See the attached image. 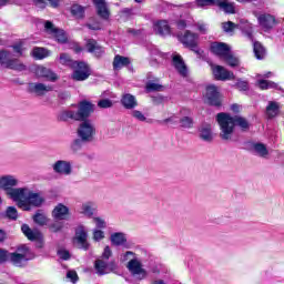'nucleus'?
<instances>
[{
    "instance_id": "14",
    "label": "nucleus",
    "mask_w": 284,
    "mask_h": 284,
    "mask_svg": "<svg viewBox=\"0 0 284 284\" xmlns=\"http://www.w3.org/2000/svg\"><path fill=\"white\" fill-rule=\"evenodd\" d=\"M204 97L210 105H221V93L219 92V87L214 84L206 85V92Z\"/></svg>"
},
{
    "instance_id": "26",
    "label": "nucleus",
    "mask_w": 284,
    "mask_h": 284,
    "mask_svg": "<svg viewBox=\"0 0 284 284\" xmlns=\"http://www.w3.org/2000/svg\"><path fill=\"white\" fill-rule=\"evenodd\" d=\"M22 233L29 241H39L41 239V232L39 230H32L28 224L21 226Z\"/></svg>"
},
{
    "instance_id": "32",
    "label": "nucleus",
    "mask_w": 284,
    "mask_h": 284,
    "mask_svg": "<svg viewBox=\"0 0 284 284\" xmlns=\"http://www.w3.org/2000/svg\"><path fill=\"white\" fill-rule=\"evenodd\" d=\"M94 210H97L94 202H84L80 207V212L84 216H93Z\"/></svg>"
},
{
    "instance_id": "63",
    "label": "nucleus",
    "mask_w": 284,
    "mask_h": 284,
    "mask_svg": "<svg viewBox=\"0 0 284 284\" xmlns=\"http://www.w3.org/2000/svg\"><path fill=\"white\" fill-rule=\"evenodd\" d=\"M8 261V251L0 248V263Z\"/></svg>"
},
{
    "instance_id": "17",
    "label": "nucleus",
    "mask_w": 284,
    "mask_h": 284,
    "mask_svg": "<svg viewBox=\"0 0 284 284\" xmlns=\"http://www.w3.org/2000/svg\"><path fill=\"white\" fill-rule=\"evenodd\" d=\"M29 90L38 97H45L48 92H52L54 90V87L41 82H33L29 84Z\"/></svg>"
},
{
    "instance_id": "52",
    "label": "nucleus",
    "mask_w": 284,
    "mask_h": 284,
    "mask_svg": "<svg viewBox=\"0 0 284 284\" xmlns=\"http://www.w3.org/2000/svg\"><path fill=\"white\" fill-rule=\"evenodd\" d=\"M217 0H196L197 8H207V6H216Z\"/></svg>"
},
{
    "instance_id": "24",
    "label": "nucleus",
    "mask_w": 284,
    "mask_h": 284,
    "mask_svg": "<svg viewBox=\"0 0 284 284\" xmlns=\"http://www.w3.org/2000/svg\"><path fill=\"white\" fill-rule=\"evenodd\" d=\"M93 6H95L97 13L101 19H110V9H108L105 0H93Z\"/></svg>"
},
{
    "instance_id": "43",
    "label": "nucleus",
    "mask_w": 284,
    "mask_h": 284,
    "mask_svg": "<svg viewBox=\"0 0 284 284\" xmlns=\"http://www.w3.org/2000/svg\"><path fill=\"white\" fill-rule=\"evenodd\" d=\"M33 221L38 225H48V215L45 213L38 212L33 215Z\"/></svg>"
},
{
    "instance_id": "61",
    "label": "nucleus",
    "mask_w": 284,
    "mask_h": 284,
    "mask_svg": "<svg viewBox=\"0 0 284 284\" xmlns=\"http://www.w3.org/2000/svg\"><path fill=\"white\" fill-rule=\"evenodd\" d=\"M58 256L60 258H62V261H69L70 258V252H68L67 250H59L58 251Z\"/></svg>"
},
{
    "instance_id": "41",
    "label": "nucleus",
    "mask_w": 284,
    "mask_h": 284,
    "mask_svg": "<svg viewBox=\"0 0 284 284\" xmlns=\"http://www.w3.org/2000/svg\"><path fill=\"white\" fill-rule=\"evenodd\" d=\"M32 55L34 59H45V57H50V51L43 48H34L32 50Z\"/></svg>"
},
{
    "instance_id": "27",
    "label": "nucleus",
    "mask_w": 284,
    "mask_h": 284,
    "mask_svg": "<svg viewBox=\"0 0 284 284\" xmlns=\"http://www.w3.org/2000/svg\"><path fill=\"white\" fill-rule=\"evenodd\" d=\"M87 49L88 52H91L92 54H94L95 57H101V54H103V47L99 45V43L95 42V40H88L87 41Z\"/></svg>"
},
{
    "instance_id": "3",
    "label": "nucleus",
    "mask_w": 284,
    "mask_h": 284,
    "mask_svg": "<svg viewBox=\"0 0 284 284\" xmlns=\"http://www.w3.org/2000/svg\"><path fill=\"white\" fill-rule=\"evenodd\" d=\"M17 185H19V179H17V176L10 174L0 176V190H4L7 196L12 199V201L19 197L17 192L23 190V187L14 189Z\"/></svg>"
},
{
    "instance_id": "37",
    "label": "nucleus",
    "mask_w": 284,
    "mask_h": 284,
    "mask_svg": "<svg viewBox=\"0 0 284 284\" xmlns=\"http://www.w3.org/2000/svg\"><path fill=\"white\" fill-rule=\"evenodd\" d=\"M253 152H254V154H256L257 156H262L263 159H265V156H267V154H270V151H267V146H265V144H263V143L254 144Z\"/></svg>"
},
{
    "instance_id": "6",
    "label": "nucleus",
    "mask_w": 284,
    "mask_h": 284,
    "mask_svg": "<svg viewBox=\"0 0 284 284\" xmlns=\"http://www.w3.org/2000/svg\"><path fill=\"white\" fill-rule=\"evenodd\" d=\"M94 112V104L89 101H82L79 104L78 111H69L67 116L74 119V121H88L90 114Z\"/></svg>"
},
{
    "instance_id": "13",
    "label": "nucleus",
    "mask_w": 284,
    "mask_h": 284,
    "mask_svg": "<svg viewBox=\"0 0 284 284\" xmlns=\"http://www.w3.org/2000/svg\"><path fill=\"white\" fill-rule=\"evenodd\" d=\"M54 174L60 176H70L72 174V162L68 160H58L52 164Z\"/></svg>"
},
{
    "instance_id": "38",
    "label": "nucleus",
    "mask_w": 284,
    "mask_h": 284,
    "mask_svg": "<svg viewBox=\"0 0 284 284\" xmlns=\"http://www.w3.org/2000/svg\"><path fill=\"white\" fill-rule=\"evenodd\" d=\"M7 68H9V70H16L17 72H23V70H26V64L20 60L11 59Z\"/></svg>"
},
{
    "instance_id": "50",
    "label": "nucleus",
    "mask_w": 284,
    "mask_h": 284,
    "mask_svg": "<svg viewBox=\"0 0 284 284\" xmlns=\"http://www.w3.org/2000/svg\"><path fill=\"white\" fill-rule=\"evenodd\" d=\"M131 116L135 119V121H140L141 123H145V121H148L145 114H143V112L139 110L131 111Z\"/></svg>"
},
{
    "instance_id": "44",
    "label": "nucleus",
    "mask_w": 284,
    "mask_h": 284,
    "mask_svg": "<svg viewBox=\"0 0 284 284\" xmlns=\"http://www.w3.org/2000/svg\"><path fill=\"white\" fill-rule=\"evenodd\" d=\"M92 223H94L95 230H105V227H108V222L101 216L92 217Z\"/></svg>"
},
{
    "instance_id": "9",
    "label": "nucleus",
    "mask_w": 284,
    "mask_h": 284,
    "mask_svg": "<svg viewBox=\"0 0 284 284\" xmlns=\"http://www.w3.org/2000/svg\"><path fill=\"white\" fill-rule=\"evenodd\" d=\"M93 267L98 276H104V274H110L111 272H116V270H119L116 262H108L103 258L95 260Z\"/></svg>"
},
{
    "instance_id": "34",
    "label": "nucleus",
    "mask_w": 284,
    "mask_h": 284,
    "mask_svg": "<svg viewBox=\"0 0 284 284\" xmlns=\"http://www.w3.org/2000/svg\"><path fill=\"white\" fill-rule=\"evenodd\" d=\"M110 241L112 245L119 246V245H125V243L128 242V239L123 233H113L110 236Z\"/></svg>"
},
{
    "instance_id": "15",
    "label": "nucleus",
    "mask_w": 284,
    "mask_h": 284,
    "mask_svg": "<svg viewBox=\"0 0 284 284\" xmlns=\"http://www.w3.org/2000/svg\"><path fill=\"white\" fill-rule=\"evenodd\" d=\"M44 28L48 34H51V37H53V39H55L58 43H65V41H68V34H65V31L54 28V24H52V22L47 21L44 23Z\"/></svg>"
},
{
    "instance_id": "48",
    "label": "nucleus",
    "mask_w": 284,
    "mask_h": 284,
    "mask_svg": "<svg viewBox=\"0 0 284 284\" xmlns=\"http://www.w3.org/2000/svg\"><path fill=\"white\" fill-rule=\"evenodd\" d=\"M81 148H83V140L81 138L73 140L70 144V150L74 154H77V152H79Z\"/></svg>"
},
{
    "instance_id": "11",
    "label": "nucleus",
    "mask_w": 284,
    "mask_h": 284,
    "mask_svg": "<svg viewBox=\"0 0 284 284\" xmlns=\"http://www.w3.org/2000/svg\"><path fill=\"white\" fill-rule=\"evenodd\" d=\"M33 74H36L37 79H44V81H50V83H57L59 79V75L52 69L43 65L34 67Z\"/></svg>"
},
{
    "instance_id": "62",
    "label": "nucleus",
    "mask_w": 284,
    "mask_h": 284,
    "mask_svg": "<svg viewBox=\"0 0 284 284\" xmlns=\"http://www.w3.org/2000/svg\"><path fill=\"white\" fill-rule=\"evenodd\" d=\"M161 123H162V125H168V124H170V123H171L172 125H174V124L179 123V120H176V116H171V118H169V119L162 120Z\"/></svg>"
},
{
    "instance_id": "21",
    "label": "nucleus",
    "mask_w": 284,
    "mask_h": 284,
    "mask_svg": "<svg viewBox=\"0 0 284 284\" xmlns=\"http://www.w3.org/2000/svg\"><path fill=\"white\" fill-rule=\"evenodd\" d=\"M173 65H174L176 72H179L180 77L185 78L190 73V71L187 70V65H185V62L183 61V58H181L180 54L173 55Z\"/></svg>"
},
{
    "instance_id": "40",
    "label": "nucleus",
    "mask_w": 284,
    "mask_h": 284,
    "mask_svg": "<svg viewBox=\"0 0 284 284\" xmlns=\"http://www.w3.org/2000/svg\"><path fill=\"white\" fill-rule=\"evenodd\" d=\"M222 61H225V63H227V65H230L231 68H237V65H240V61L239 58L234 57V54H232V51L225 55Z\"/></svg>"
},
{
    "instance_id": "55",
    "label": "nucleus",
    "mask_w": 284,
    "mask_h": 284,
    "mask_svg": "<svg viewBox=\"0 0 284 284\" xmlns=\"http://www.w3.org/2000/svg\"><path fill=\"white\" fill-rule=\"evenodd\" d=\"M19 216V213L17 212V209L14 206H9L7 209V217L11 219L12 221H17Z\"/></svg>"
},
{
    "instance_id": "19",
    "label": "nucleus",
    "mask_w": 284,
    "mask_h": 284,
    "mask_svg": "<svg viewBox=\"0 0 284 284\" xmlns=\"http://www.w3.org/2000/svg\"><path fill=\"white\" fill-rule=\"evenodd\" d=\"M257 21L265 32H267V30H272V28H274V26L277 23L276 18L267 13L258 16Z\"/></svg>"
},
{
    "instance_id": "23",
    "label": "nucleus",
    "mask_w": 284,
    "mask_h": 284,
    "mask_svg": "<svg viewBox=\"0 0 284 284\" xmlns=\"http://www.w3.org/2000/svg\"><path fill=\"white\" fill-rule=\"evenodd\" d=\"M153 30L155 34H160V37H168L172 32L170 29V24L165 20H159L153 23Z\"/></svg>"
},
{
    "instance_id": "10",
    "label": "nucleus",
    "mask_w": 284,
    "mask_h": 284,
    "mask_svg": "<svg viewBox=\"0 0 284 284\" xmlns=\"http://www.w3.org/2000/svg\"><path fill=\"white\" fill-rule=\"evenodd\" d=\"M178 39L182 45H185V48H190L194 52L199 53V51L194 50V48L199 45V33L187 30L178 34Z\"/></svg>"
},
{
    "instance_id": "59",
    "label": "nucleus",
    "mask_w": 284,
    "mask_h": 284,
    "mask_svg": "<svg viewBox=\"0 0 284 284\" xmlns=\"http://www.w3.org/2000/svg\"><path fill=\"white\" fill-rule=\"evenodd\" d=\"M111 256H112V248L106 245L102 252V260L110 261Z\"/></svg>"
},
{
    "instance_id": "1",
    "label": "nucleus",
    "mask_w": 284,
    "mask_h": 284,
    "mask_svg": "<svg viewBox=\"0 0 284 284\" xmlns=\"http://www.w3.org/2000/svg\"><path fill=\"white\" fill-rule=\"evenodd\" d=\"M16 194H18V197L13 201L24 212H30L32 207H41L45 203V197L41 193L33 192L28 187L16 191Z\"/></svg>"
},
{
    "instance_id": "28",
    "label": "nucleus",
    "mask_w": 284,
    "mask_h": 284,
    "mask_svg": "<svg viewBox=\"0 0 284 284\" xmlns=\"http://www.w3.org/2000/svg\"><path fill=\"white\" fill-rule=\"evenodd\" d=\"M215 6H219L220 10H223L226 14H234L236 12L234 2H229V0H217Z\"/></svg>"
},
{
    "instance_id": "20",
    "label": "nucleus",
    "mask_w": 284,
    "mask_h": 284,
    "mask_svg": "<svg viewBox=\"0 0 284 284\" xmlns=\"http://www.w3.org/2000/svg\"><path fill=\"white\" fill-rule=\"evenodd\" d=\"M232 50L230 49V45H227L224 42H212L211 43V52H213V54H216V57H220V59H223Z\"/></svg>"
},
{
    "instance_id": "49",
    "label": "nucleus",
    "mask_w": 284,
    "mask_h": 284,
    "mask_svg": "<svg viewBox=\"0 0 284 284\" xmlns=\"http://www.w3.org/2000/svg\"><path fill=\"white\" fill-rule=\"evenodd\" d=\"M180 125L186 130L194 128V120L190 116H184L180 120Z\"/></svg>"
},
{
    "instance_id": "4",
    "label": "nucleus",
    "mask_w": 284,
    "mask_h": 284,
    "mask_svg": "<svg viewBox=\"0 0 284 284\" xmlns=\"http://www.w3.org/2000/svg\"><path fill=\"white\" fill-rule=\"evenodd\" d=\"M77 134L83 143H92L97 138V125L92 120H83L78 126Z\"/></svg>"
},
{
    "instance_id": "35",
    "label": "nucleus",
    "mask_w": 284,
    "mask_h": 284,
    "mask_svg": "<svg viewBox=\"0 0 284 284\" xmlns=\"http://www.w3.org/2000/svg\"><path fill=\"white\" fill-rule=\"evenodd\" d=\"M233 121H234L235 126L237 125L239 128H241V130H243V132L250 130V122L247 121V119H245L241 115H234Z\"/></svg>"
},
{
    "instance_id": "29",
    "label": "nucleus",
    "mask_w": 284,
    "mask_h": 284,
    "mask_svg": "<svg viewBox=\"0 0 284 284\" xmlns=\"http://www.w3.org/2000/svg\"><path fill=\"white\" fill-rule=\"evenodd\" d=\"M281 110V105L278 102L271 101L266 106V116L268 119H274V116H278V112Z\"/></svg>"
},
{
    "instance_id": "51",
    "label": "nucleus",
    "mask_w": 284,
    "mask_h": 284,
    "mask_svg": "<svg viewBox=\"0 0 284 284\" xmlns=\"http://www.w3.org/2000/svg\"><path fill=\"white\" fill-rule=\"evenodd\" d=\"M132 258H136V254L132 251H126L120 255L121 263H128V261H132Z\"/></svg>"
},
{
    "instance_id": "57",
    "label": "nucleus",
    "mask_w": 284,
    "mask_h": 284,
    "mask_svg": "<svg viewBox=\"0 0 284 284\" xmlns=\"http://www.w3.org/2000/svg\"><path fill=\"white\" fill-rule=\"evenodd\" d=\"M98 105L102 109H108V108H112L114 103L110 99H103L98 102Z\"/></svg>"
},
{
    "instance_id": "16",
    "label": "nucleus",
    "mask_w": 284,
    "mask_h": 284,
    "mask_svg": "<svg viewBox=\"0 0 284 284\" xmlns=\"http://www.w3.org/2000/svg\"><path fill=\"white\" fill-rule=\"evenodd\" d=\"M212 70L213 75L217 81H234V79H236L234 72L225 69L224 67L215 65L212 68Z\"/></svg>"
},
{
    "instance_id": "56",
    "label": "nucleus",
    "mask_w": 284,
    "mask_h": 284,
    "mask_svg": "<svg viewBox=\"0 0 284 284\" xmlns=\"http://www.w3.org/2000/svg\"><path fill=\"white\" fill-rule=\"evenodd\" d=\"M237 90L245 92L248 89L247 81L237 80V82L234 85Z\"/></svg>"
},
{
    "instance_id": "30",
    "label": "nucleus",
    "mask_w": 284,
    "mask_h": 284,
    "mask_svg": "<svg viewBox=\"0 0 284 284\" xmlns=\"http://www.w3.org/2000/svg\"><path fill=\"white\" fill-rule=\"evenodd\" d=\"M48 1L51 8H59L61 3V0H33V4L36 6V8L43 10L48 7Z\"/></svg>"
},
{
    "instance_id": "25",
    "label": "nucleus",
    "mask_w": 284,
    "mask_h": 284,
    "mask_svg": "<svg viewBox=\"0 0 284 284\" xmlns=\"http://www.w3.org/2000/svg\"><path fill=\"white\" fill-rule=\"evenodd\" d=\"M121 104L125 110H134L139 105V101H136V97L125 93L122 95Z\"/></svg>"
},
{
    "instance_id": "53",
    "label": "nucleus",
    "mask_w": 284,
    "mask_h": 284,
    "mask_svg": "<svg viewBox=\"0 0 284 284\" xmlns=\"http://www.w3.org/2000/svg\"><path fill=\"white\" fill-rule=\"evenodd\" d=\"M148 92H161L163 90V85L156 83V82H149L146 84Z\"/></svg>"
},
{
    "instance_id": "2",
    "label": "nucleus",
    "mask_w": 284,
    "mask_h": 284,
    "mask_svg": "<svg viewBox=\"0 0 284 284\" xmlns=\"http://www.w3.org/2000/svg\"><path fill=\"white\" fill-rule=\"evenodd\" d=\"M216 121L220 126V139L222 141H232L236 130L234 118L230 113L222 112L216 115Z\"/></svg>"
},
{
    "instance_id": "5",
    "label": "nucleus",
    "mask_w": 284,
    "mask_h": 284,
    "mask_svg": "<svg viewBox=\"0 0 284 284\" xmlns=\"http://www.w3.org/2000/svg\"><path fill=\"white\" fill-rule=\"evenodd\" d=\"M221 28L223 30V32H225L226 34H234V30H242V32L246 33V37L248 39H253L252 37V24L250 22H247V20H241L239 24L232 22V21H227V22H222Z\"/></svg>"
},
{
    "instance_id": "39",
    "label": "nucleus",
    "mask_w": 284,
    "mask_h": 284,
    "mask_svg": "<svg viewBox=\"0 0 284 284\" xmlns=\"http://www.w3.org/2000/svg\"><path fill=\"white\" fill-rule=\"evenodd\" d=\"M71 14H73L75 19H83V17H85V8L81 7V4H73L71 7Z\"/></svg>"
},
{
    "instance_id": "8",
    "label": "nucleus",
    "mask_w": 284,
    "mask_h": 284,
    "mask_svg": "<svg viewBox=\"0 0 284 284\" xmlns=\"http://www.w3.org/2000/svg\"><path fill=\"white\" fill-rule=\"evenodd\" d=\"M73 245H77L79 250H84L88 252L90 250L91 244L88 241V230L85 226L80 225L75 230V235L73 237Z\"/></svg>"
},
{
    "instance_id": "54",
    "label": "nucleus",
    "mask_w": 284,
    "mask_h": 284,
    "mask_svg": "<svg viewBox=\"0 0 284 284\" xmlns=\"http://www.w3.org/2000/svg\"><path fill=\"white\" fill-rule=\"evenodd\" d=\"M195 27L197 28V31L200 32V34H207L209 30H210V26L203 21H199Z\"/></svg>"
},
{
    "instance_id": "60",
    "label": "nucleus",
    "mask_w": 284,
    "mask_h": 284,
    "mask_svg": "<svg viewBox=\"0 0 284 284\" xmlns=\"http://www.w3.org/2000/svg\"><path fill=\"white\" fill-rule=\"evenodd\" d=\"M50 232L57 233L63 230V224L61 222H55L49 226Z\"/></svg>"
},
{
    "instance_id": "46",
    "label": "nucleus",
    "mask_w": 284,
    "mask_h": 284,
    "mask_svg": "<svg viewBox=\"0 0 284 284\" xmlns=\"http://www.w3.org/2000/svg\"><path fill=\"white\" fill-rule=\"evenodd\" d=\"M10 261L13 263V265H21L23 261H26V254H20V253H12L10 254Z\"/></svg>"
},
{
    "instance_id": "47",
    "label": "nucleus",
    "mask_w": 284,
    "mask_h": 284,
    "mask_svg": "<svg viewBox=\"0 0 284 284\" xmlns=\"http://www.w3.org/2000/svg\"><path fill=\"white\" fill-rule=\"evenodd\" d=\"M10 61H12L10 53L8 51H0V65H2V68H8Z\"/></svg>"
},
{
    "instance_id": "31",
    "label": "nucleus",
    "mask_w": 284,
    "mask_h": 284,
    "mask_svg": "<svg viewBox=\"0 0 284 284\" xmlns=\"http://www.w3.org/2000/svg\"><path fill=\"white\" fill-rule=\"evenodd\" d=\"M253 52H254L255 59H258L260 61L265 59L267 54L265 47H263L261 42L253 43Z\"/></svg>"
},
{
    "instance_id": "36",
    "label": "nucleus",
    "mask_w": 284,
    "mask_h": 284,
    "mask_svg": "<svg viewBox=\"0 0 284 284\" xmlns=\"http://www.w3.org/2000/svg\"><path fill=\"white\" fill-rule=\"evenodd\" d=\"M256 85L257 88H260V90H274L278 88V84H276L275 82L263 80V79H258L256 82Z\"/></svg>"
},
{
    "instance_id": "33",
    "label": "nucleus",
    "mask_w": 284,
    "mask_h": 284,
    "mask_svg": "<svg viewBox=\"0 0 284 284\" xmlns=\"http://www.w3.org/2000/svg\"><path fill=\"white\" fill-rule=\"evenodd\" d=\"M125 65H130V59L123 55H115L113 60V70H121V68H125Z\"/></svg>"
},
{
    "instance_id": "18",
    "label": "nucleus",
    "mask_w": 284,
    "mask_h": 284,
    "mask_svg": "<svg viewBox=\"0 0 284 284\" xmlns=\"http://www.w3.org/2000/svg\"><path fill=\"white\" fill-rule=\"evenodd\" d=\"M51 214L55 221H68L70 217V207L65 206L63 203H59L54 206Z\"/></svg>"
},
{
    "instance_id": "7",
    "label": "nucleus",
    "mask_w": 284,
    "mask_h": 284,
    "mask_svg": "<svg viewBox=\"0 0 284 284\" xmlns=\"http://www.w3.org/2000/svg\"><path fill=\"white\" fill-rule=\"evenodd\" d=\"M126 268L138 281H143V278H146L148 276V271L143 268V264H141V260H139V257L131 258L128 262Z\"/></svg>"
},
{
    "instance_id": "64",
    "label": "nucleus",
    "mask_w": 284,
    "mask_h": 284,
    "mask_svg": "<svg viewBox=\"0 0 284 284\" xmlns=\"http://www.w3.org/2000/svg\"><path fill=\"white\" fill-rule=\"evenodd\" d=\"M162 270H163V265H155L152 267L151 272L153 274H159L160 272H162Z\"/></svg>"
},
{
    "instance_id": "22",
    "label": "nucleus",
    "mask_w": 284,
    "mask_h": 284,
    "mask_svg": "<svg viewBox=\"0 0 284 284\" xmlns=\"http://www.w3.org/2000/svg\"><path fill=\"white\" fill-rule=\"evenodd\" d=\"M199 136L206 143L214 141V132H212V124H202L199 129Z\"/></svg>"
},
{
    "instance_id": "12",
    "label": "nucleus",
    "mask_w": 284,
    "mask_h": 284,
    "mask_svg": "<svg viewBox=\"0 0 284 284\" xmlns=\"http://www.w3.org/2000/svg\"><path fill=\"white\" fill-rule=\"evenodd\" d=\"M72 73L73 81H85L90 77V67L85 62H75Z\"/></svg>"
},
{
    "instance_id": "58",
    "label": "nucleus",
    "mask_w": 284,
    "mask_h": 284,
    "mask_svg": "<svg viewBox=\"0 0 284 284\" xmlns=\"http://www.w3.org/2000/svg\"><path fill=\"white\" fill-rule=\"evenodd\" d=\"M67 278L74 284L77 281H79V274H77V271H68Z\"/></svg>"
},
{
    "instance_id": "42",
    "label": "nucleus",
    "mask_w": 284,
    "mask_h": 284,
    "mask_svg": "<svg viewBox=\"0 0 284 284\" xmlns=\"http://www.w3.org/2000/svg\"><path fill=\"white\" fill-rule=\"evenodd\" d=\"M59 63H61V65H68L69 68H72L77 62H74L68 53H61L59 57Z\"/></svg>"
},
{
    "instance_id": "45",
    "label": "nucleus",
    "mask_w": 284,
    "mask_h": 284,
    "mask_svg": "<svg viewBox=\"0 0 284 284\" xmlns=\"http://www.w3.org/2000/svg\"><path fill=\"white\" fill-rule=\"evenodd\" d=\"M103 239H105V232H103L101 229H93L92 241H94V243H101Z\"/></svg>"
}]
</instances>
